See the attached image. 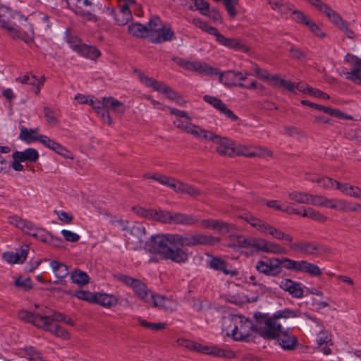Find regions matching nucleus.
<instances>
[{"label": "nucleus", "instance_id": "obj_1", "mask_svg": "<svg viewBox=\"0 0 361 361\" xmlns=\"http://www.w3.org/2000/svg\"><path fill=\"white\" fill-rule=\"evenodd\" d=\"M219 238L202 233L195 235L158 234L152 235L146 245L148 250L160 255L164 259L178 264H183L188 260V252L177 246L195 247L197 245H213L219 243Z\"/></svg>", "mask_w": 361, "mask_h": 361}, {"label": "nucleus", "instance_id": "obj_2", "mask_svg": "<svg viewBox=\"0 0 361 361\" xmlns=\"http://www.w3.org/2000/svg\"><path fill=\"white\" fill-rule=\"evenodd\" d=\"M296 316L295 311L290 309L277 311L266 320L264 328L257 327L258 334L267 340L276 339L283 350H293L298 344V338L289 331V329L283 330L281 324L278 320L294 318Z\"/></svg>", "mask_w": 361, "mask_h": 361}, {"label": "nucleus", "instance_id": "obj_3", "mask_svg": "<svg viewBox=\"0 0 361 361\" xmlns=\"http://www.w3.org/2000/svg\"><path fill=\"white\" fill-rule=\"evenodd\" d=\"M256 320L255 324L247 318L242 316L234 314L231 316V322L233 324V329L231 335L235 341H246L250 336L251 331L258 334L257 327L264 328L266 320L269 316L261 312H256L254 314Z\"/></svg>", "mask_w": 361, "mask_h": 361}, {"label": "nucleus", "instance_id": "obj_4", "mask_svg": "<svg viewBox=\"0 0 361 361\" xmlns=\"http://www.w3.org/2000/svg\"><path fill=\"white\" fill-rule=\"evenodd\" d=\"M16 16H18L17 13H13L7 8H0V23L1 27L5 29L13 39H20L26 43L32 42L34 39L32 25L26 24L25 25V30H20L16 27V23L13 21Z\"/></svg>", "mask_w": 361, "mask_h": 361}, {"label": "nucleus", "instance_id": "obj_5", "mask_svg": "<svg viewBox=\"0 0 361 361\" xmlns=\"http://www.w3.org/2000/svg\"><path fill=\"white\" fill-rule=\"evenodd\" d=\"M241 218L259 232L263 234H269L278 240H285L291 243L293 240L291 235L285 233L282 231L252 214H245L242 216Z\"/></svg>", "mask_w": 361, "mask_h": 361}, {"label": "nucleus", "instance_id": "obj_6", "mask_svg": "<svg viewBox=\"0 0 361 361\" xmlns=\"http://www.w3.org/2000/svg\"><path fill=\"white\" fill-rule=\"evenodd\" d=\"M279 262L281 268L283 267L288 270L305 273L312 276H320L322 274V270L317 265L306 260L295 261L284 257L279 259Z\"/></svg>", "mask_w": 361, "mask_h": 361}, {"label": "nucleus", "instance_id": "obj_7", "mask_svg": "<svg viewBox=\"0 0 361 361\" xmlns=\"http://www.w3.org/2000/svg\"><path fill=\"white\" fill-rule=\"evenodd\" d=\"M114 277L128 286L131 287L137 296L147 303H151V296L149 297V290L140 280L130 277L128 275L118 274Z\"/></svg>", "mask_w": 361, "mask_h": 361}, {"label": "nucleus", "instance_id": "obj_8", "mask_svg": "<svg viewBox=\"0 0 361 361\" xmlns=\"http://www.w3.org/2000/svg\"><path fill=\"white\" fill-rule=\"evenodd\" d=\"M137 73L140 80L145 86L152 87L154 90L163 93L171 100L176 99L177 98L178 94L173 91L171 87L167 86L163 82L152 78H149L140 71H137Z\"/></svg>", "mask_w": 361, "mask_h": 361}, {"label": "nucleus", "instance_id": "obj_9", "mask_svg": "<svg viewBox=\"0 0 361 361\" xmlns=\"http://www.w3.org/2000/svg\"><path fill=\"white\" fill-rule=\"evenodd\" d=\"M188 349L204 354L214 355L218 357H224L227 359H232L235 357V352L230 349H221L216 346L209 347L202 345L194 341L192 343V344H190V346Z\"/></svg>", "mask_w": 361, "mask_h": 361}, {"label": "nucleus", "instance_id": "obj_10", "mask_svg": "<svg viewBox=\"0 0 361 361\" xmlns=\"http://www.w3.org/2000/svg\"><path fill=\"white\" fill-rule=\"evenodd\" d=\"M289 247L296 252L310 256H318L324 250L323 245L313 241H299L290 244Z\"/></svg>", "mask_w": 361, "mask_h": 361}, {"label": "nucleus", "instance_id": "obj_11", "mask_svg": "<svg viewBox=\"0 0 361 361\" xmlns=\"http://www.w3.org/2000/svg\"><path fill=\"white\" fill-rule=\"evenodd\" d=\"M345 61L352 66L350 71L343 73L345 78L355 84L361 85V59L348 53L345 56Z\"/></svg>", "mask_w": 361, "mask_h": 361}, {"label": "nucleus", "instance_id": "obj_12", "mask_svg": "<svg viewBox=\"0 0 361 361\" xmlns=\"http://www.w3.org/2000/svg\"><path fill=\"white\" fill-rule=\"evenodd\" d=\"M257 251L276 255L285 253V249L279 243L268 241L264 238L252 237L250 247Z\"/></svg>", "mask_w": 361, "mask_h": 361}, {"label": "nucleus", "instance_id": "obj_13", "mask_svg": "<svg viewBox=\"0 0 361 361\" xmlns=\"http://www.w3.org/2000/svg\"><path fill=\"white\" fill-rule=\"evenodd\" d=\"M255 269L259 273L271 276H277L282 271L279 258L259 260L256 263Z\"/></svg>", "mask_w": 361, "mask_h": 361}, {"label": "nucleus", "instance_id": "obj_14", "mask_svg": "<svg viewBox=\"0 0 361 361\" xmlns=\"http://www.w3.org/2000/svg\"><path fill=\"white\" fill-rule=\"evenodd\" d=\"M170 114L176 117L173 121V124L178 128L183 130L184 132L191 134L195 125L191 123V118L188 114L185 111H181L172 107H167Z\"/></svg>", "mask_w": 361, "mask_h": 361}, {"label": "nucleus", "instance_id": "obj_15", "mask_svg": "<svg viewBox=\"0 0 361 361\" xmlns=\"http://www.w3.org/2000/svg\"><path fill=\"white\" fill-rule=\"evenodd\" d=\"M170 188L178 194H185L192 198H197L203 194L200 188L174 178H173Z\"/></svg>", "mask_w": 361, "mask_h": 361}, {"label": "nucleus", "instance_id": "obj_16", "mask_svg": "<svg viewBox=\"0 0 361 361\" xmlns=\"http://www.w3.org/2000/svg\"><path fill=\"white\" fill-rule=\"evenodd\" d=\"M216 41L221 45L228 47L235 50H240L244 53L250 51V48L243 42L240 39L226 37L221 35L219 31L216 32Z\"/></svg>", "mask_w": 361, "mask_h": 361}, {"label": "nucleus", "instance_id": "obj_17", "mask_svg": "<svg viewBox=\"0 0 361 361\" xmlns=\"http://www.w3.org/2000/svg\"><path fill=\"white\" fill-rule=\"evenodd\" d=\"M146 235V229L141 224L133 225L125 235L128 240V243L135 244L134 249L141 247L143 238Z\"/></svg>", "mask_w": 361, "mask_h": 361}, {"label": "nucleus", "instance_id": "obj_18", "mask_svg": "<svg viewBox=\"0 0 361 361\" xmlns=\"http://www.w3.org/2000/svg\"><path fill=\"white\" fill-rule=\"evenodd\" d=\"M18 317L20 319L27 321L39 329L44 328L49 322V317H43V315L39 313H32L26 310L19 312Z\"/></svg>", "mask_w": 361, "mask_h": 361}, {"label": "nucleus", "instance_id": "obj_19", "mask_svg": "<svg viewBox=\"0 0 361 361\" xmlns=\"http://www.w3.org/2000/svg\"><path fill=\"white\" fill-rule=\"evenodd\" d=\"M202 228L212 229L221 233H227L233 228V225L216 219H202L200 221Z\"/></svg>", "mask_w": 361, "mask_h": 361}, {"label": "nucleus", "instance_id": "obj_20", "mask_svg": "<svg viewBox=\"0 0 361 361\" xmlns=\"http://www.w3.org/2000/svg\"><path fill=\"white\" fill-rule=\"evenodd\" d=\"M290 200L298 204H319L317 200L319 197L317 195H312L307 192L300 191H292L288 194Z\"/></svg>", "mask_w": 361, "mask_h": 361}, {"label": "nucleus", "instance_id": "obj_21", "mask_svg": "<svg viewBox=\"0 0 361 361\" xmlns=\"http://www.w3.org/2000/svg\"><path fill=\"white\" fill-rule=\"evenodd\" d=\"M151 303L153 307H160L166 311L173 312L176 310L177 303L172 299L151 294Z\"/></svg>", "mask_w": 361, "mask_h": 361}, {"label": "nucleus", "instance_id": "obj_22", "mask_svg": "<svg viewBox=\"0 0 361 361\" xmlns=\"http://www.w3.org/2000/svg\"><path fill=\"white\" fill-rule=\"evenodd\" d=\"M209 268L216 271H222L225 275L235 276L238 274L236 270L228 268V263L220 257H211L208 262Z\"/></svg>", "mask_w": 361, "mask_h": 361}, {"label": "nucleus", "instance_id": "obj_23", "mask_svg": "<svg viewBox=\"0 0 361 361\" xmlns=\"http://www.w3.org/2000/svg\"><path fill=\"white\" fill-rule=\"evenodd\" d=\"M214 143L217 145L216 149L219 154L230 157L235 156V148H234L233 142L228 139L218 135Z\"/></svg>", "mask_w": 361, "mask_h": 361}, {"label": "nucleus", "instance_id": "obj_24", "mask_svg": "<svg viewBox=\"0 0 361 361\" xmlns=\"http://www.w3.org/2000/svg\"><path fill=\"white\" fill-rule=\"evenodd\" d=\"M279 286L283 290L288 292L294 298H300L303 296L304 291L300 283L291 279H283Z\"/></svg>", "mask_w": 361, "mask_h": 361}, {"label": "nucleus", "instance_id": "obj_25", "mask_svg": "<svg viewBox=\"0 0 361 361\" xmlns=\"http://www.w3.org/2000/svg\"><path fill=\"white\" fill-rule=\"evenodd\" d=\"M198 221V218L193 214H186L179 212H171L170 224H181L184 226H192L197 224Z\"/></svg>", "mask_w": 361, "mask_h": 361}, {"label": "nucleus", "instance_id": "obj_26", "mask_svg": "<svg viewBox=\"0 0 361 361\" xmlns=\"http://www.w3.org/2000/svg\"><path fill=\"white\" fill-rule=\"evenodd\" d=\"M317 342L324 355H329L331 353V350L329 347L333 345L331 335L323 326L317 335Z\"/></svg>", "mask_w": 361, "mask_h": 361}, {"label": "nucleus", "instance_id": "obj_27", "mask_svg": "<svg viewBox=\"0 0 361 361\" xmlns=\"http://www.w3.org/2000/svg\"><path fill=\"white\" fill-rule=\"evenodd\" d=\"M102 106H104L106 111H112L120 116H122L126 111L125 105L112 97H103Z\"/></svg>", "mask_w": 361, "mask_h": 361}, {"label": "nucleus", "instance_id": "obj_28", "mask_svg": "<svg viewBox=\"0 0 361 361\" xmlns=\"http://www.w3.org/2000/svg\"><path fill=\"white\" fill-rule=\"evenodd\" d=\"M95 295L94 303L106 308L115 307L118 302V299L113 294L96 293Z\"/></svg>", "mask_w": 361, "mask_h": 361}, {"label": "nucleus", "instance_id": "obj_29", "mask_svg": "<svg viewBox=\"0 0 361 361\" xmlns=\"http://www.w3.org/2000/svg\"><path fill=\"white\" fill-rule=\"evenodd\" d=\"M190 71L209 76L216 75L219 73L218 68L202 61H193Z\"/></svg>", "mask_w": 361, "mask_h": 361}, {"label": "nucleus", "instance_id": "obj_30", "mask_svg": "<svg viewBox=\"0 0 361 361\" xmlns=\"http://www.w3.org/2000/svg\"><path fill=\"white\" fill-rule=\"evenodd\" d=\"M18 160L23 162L28 161L31 163L36 162L39 159V153L34 148H27L24 151H16L13 152Z\"/></svg>", "mask_w": 361, "mask_h": 361}, {"label": "nucleus", "instance_id": "obj_31", "mask_svg": "<svg viewBox=\"0 0 361 361\" xmlns=\"http://www.w3.org/2000/svg\"><path fill=\"white\" fill-rule=\"evenodd\" d=\"M19 128L20 130L19 138L27 143L38 141L39 137L42 136V135L38 133L39 130L38 127L35 129H28L23 126H20Z\"/></svg>", "mask_w": 361, "mask_h": 361}, {"label": "nucleus", "instance_id": "obj_32", "mask_svg": "<svg viewBox=\"0 0 361 361\" xmlns=\"http://www.w3.org/2000/svg\"><path fill=\"white\" fill-rule=\"evenodd\" d=\"M174 37V32L171 27L167 25H161L158 33L154 38L153 43L159 44L167 41H171Z\"/></svg>", "mask_w": 361, "mask_h": 361}, {"label": "nucleus", "instance_id": "obj_33", "mask_svg": "<svg viewBox=\"0 0 361 361\" xmlns=\"http://www.w3.org/2000/svg\"><path fill=\"white\" fill-rule=\"evenodd\" d=\"M161 22L159 17H152L145 25L146 28V38H148L152 43L155 35L158 33Z\"/></svg>", "mask_w": 361, "mask_h": 361}, {"label": "nucleus", "instance_id": "obj_34", "mask_svg": "<svg viewBox=\"0 0 361 361\" xmlns=\"http://www.w3.org/2000/svg\"><path fill=\"white\" fill-rule=\"evenodd\" d=\"M50 267L52 269L53 273L58 279L57 281H54V283H59V281L62 280L66 277L68 274V267L62 262L56 260H53L50 262Z\"/></svg>", "mask_w": 361, "mask_h": 361}, {"label": "nucleus", "instance_id": "obj_35", "mask_svg": "<svg viewBox=\"0 0 361 361\" xmlns=\"http://www.w3.org/2000/svg\"><path fill=\"white\" fill-rule=\"evenodd\" d=\"M77 50L82 56L91 59H96L101 55V52L95 47L86 44L79 45L77 47Z\"/></svg>", "mask_w": 361, "mask_h": 361}, {"label": "nucleus", "instance_id": "obj_36", "mask_svg": "<svg viewBox=\"0 0 361 361\" xmlns=\"http://www.w3.org/2000/svg\"><path fill=\"white\" fill-rule=\"evenodd\" d=\"M219 82L228 87H233L236 85L235 79L237 74L235 71H227L225 72H219Z\"/></svg>", "mask_w": 361, "mask_h": 361}, {"label": "nucleus", "instance_id": "obj_37", "mask_svg": "<svg viewBox=\"0 0 361 361\" xmlns=\"http://www.w3.org/2000/svg\"><path fill=\"white\" fill-rule=\"evenodd\" d=\"M171 212L161 209H151L149 219L157 221L163 224H170Z\"/></svg>", "mask_w": 361, "mask_h": 361}, {"label": "nucleus", "instance_id": "obj_38", "mask_svg": "<svg viewBox=\"0 0 361 361\" xmlns=\"http://www.w3.org/2000/svg\"><path fill=\"white\" fill-rule=\"evenodd\" d=\"M191 135L198 138H203L204 140H210L213 142H215L218 137V135L214 134L213 132L203 130L197 126H195L191 133Z\"/></svg>", "mask_w": 361, "mask_h": 361}, {"label": "nucleus", "instance_id": "obj_39", "mask_svg": "<svg viewBox=\"0 0 361 361\" xmlns=\"http://www.w3.org/2000/svg\"><path fill=\"white\" fill-rule=\"evenodd\" d=\"M71 279L74 283L84 286L89 283L90 278L86 272L80 269H75L71 274Z\"/></svg>", "mask_w": 361, "mask_h": 361}, {"label": "nucleus", "instance_id": "obj_40", "mask_svg": "<svg viewBox=\"0 0 361 361\" xmlns=\"http://www.w3.org/2000/svg\"><path fill=\"white\" fill-rule=\"evenodd\" d=\"M130 35L140 38H146V28L142 24L136 23H131L128 27Z\"/></svg>", "mask_w": 361, "mask_h": 361}, {"label": "nucleus", "instance_id": "obj_41", "mask_svg": "<svg viewBox=\"0 0 361 361\" xmlns=\"http://www.w3.org/2000/svg\"><path fill=\"white\" fill-rule=\"evenodd\" d=\"M324 13L330 20H331L333 23L337 25L339 28L341 27L343 23H345V21L343 20L341 16L335 11H334L330 6H328L327 9L324 11Z\"/></svg>", "mask_w": 361, "mask_h": 361}, {"label": "nucleus", "instance_id": "obj_42", "mask_svg": "<svg viewBox=\"0 0 361 361\" xmlns=\"http://www.w3.org/2000/svg\"><path fill=\"white\" fill-rule=\"evenodd\" d=\"M192 23L196 27L212 35H215L218 31L216 27L209 25L206 22L200 20V18L192 19Z\"/></svg>", "mask_w": 361, "mask_h": 361}, {"label": "nucleus", "instance_id": "obj_43", "mask_svg": "<svg viewBox=\"0 0 361 361\" xmlns=\"http://www.w3.org/2000/svg\"><path fill=\"white\" fill-rule=\"evenodd\" d=\"M44 329L63 339H68L70 338L68 332L56 324L51 325Z\"/></svg>", "mask_w": 361, "mask_h": 361}, {"label": "nucleus", "instance_id": "obj_44", "mask_svg": "<svg viewBox=\"0 0 361 361\" xmlns=\"http://www.w3.org/2000/svg\"><path fill=\"white\" fill-rule=\"evenodd\" d=\"M96 293H92L88 290H78L74 292L73 296L91 303H94L95 300Z\"/></svg>", "mask_w": 361, "mask_h": 361}, {"label": "nucleus", "instance_id": "obj_45", "mask_svg": "<svg viewBox=\"0 0 361 361\" xmlns=\"http://www.w3.org/2000/svg\"><path fill=\"white\" fill-rule=\"evenodd\" d=\"M293 20L300 24L307 26L310 22L312 20L307 16H306L301 11L295 9L292 11Z\"/></svg>", "mask_w": 361, "mask_h": 361}, {"label": "nucleus", "instance_id": "obj_46", "mask_svg": "<svg viewBox=\"0 0 361 361\" xmlns=\"http://www.w3.org/2000/svg\"><path fill=\"white\" fill-rule=\"evenodd\" d=\"M43 317H49V324L44 328H47L51 325H53V322H63L66 319V316L60 312L49 310L47 312H44Z\"/></svg>", "mask_w": 361, "mask_h": 361}, {"label": "nucleus", "instance_id": "obj_47", "mask_svg": "<svg viewBox=\"0 0 361 361\" xmlns=\"http://www.w3.org/2000/svg\"><path fill=\"white\" fill-rule=\"evenodd\" d=\"M24 353L30 361H46L32 347L25 348Z\"/></svg>", "mask_w": 361, "mask_h": 361}, {"label": "nucleus", "instance_id": "obj_48", "mask_svg": "<svg viewBox=\"0 0 361 361\" xmlns=\"http://www.w3.org/2000/svg\"><path fill=\"white\" fill-rule=\"evenodd\" d=\"M43 111L48 125L51 126H56L58 124V120L55 116L54 111L50 109L48 106H44Z\"/></svg>", "mask_w": 361, "mask_h": 361}, {"label": "nucleus", "instance_id": "obj_49", "mask_svg": "<svg viewBox=\"0 0 361 361\" xmlns=\"http://www.w3.org/2000/svg\"><path fill=\"white\" fill-rule=\"evenodd\" d=\"M250 157H272L273 153L271 151L269 150L267 148L262 147H255L252 151V154H250Z\"/></svg>", "mask_w": 361, "mask_h": 361}, {"label": "nucleus", "instance_id": "obj_50", "mask_svg": "<svg viewBox=\"0 0 361 361\" xmlns=\"http://www.w3.org/2000/svg\"><path fill=\"white\" fill-rule=\"evenodd\" d=\"M53 151L56 152L57 154L61 155L62 157L67 159H73L72 154L63 146L61 145L59 143L54 142V144L51 149Z\"/></svg>", "mask_w": 361, "mask_h": 361}, {"label": "nucleus", "instance_id": "obj_51", "mask_svg": "<svg viewBox=\"0 0 361 361\" xmlns=\"http://www.w3.org/2000/svg\"><path fill=\"white\" fill-rule=\"evenodd\" d=\"M319 200H317L319 204H315V206H324L331 209H337L336 200H329L323 196L318 195Z\"/></svg>", "mask_w": 361, "mask_h": 361}, {"label": "nucleus", "instance_id": "obj_52", "mask_svg": "<svg viewBox=\"0 0 361 361\" xmlns=\"http://www.w3.org/2000/svg\"><path fill=\"white\" fill-rule=\"evenodd\" d=\"M238 4V0H224V4L230 17L234 18L237 15L235 6Z\"/></svg>", "mask_w": 361, "mask_h": 361}, {"label": "nucleus", "instance_id": "obj_53", "mask_svg": "<svg viewBox=\"0 0 361 361\" xmlns=\"http://www.w3.org/2000/svg\"><path fill=\"white\" fill-rule=\"evenodd\" d=\"M145 177L147 178L154 179V180H157V182H159V183H161L164 185H166L169 188H170V185H171V182L173 181L172 177H169V176H166L164 175H159V176L145 175Z\"/></svg>", "mask_w": 361, "mask_h": 361}, {"label": "nucleus", "instance_id": "obj_54", "mask_svg": "<svg viewBox=\"0 0 361 361\" xmlns=\"http://www.w3.org/2000/svg\"><path fill=\"white\" fill-rule=\"evenodd\" d=\"M131 18V13H122L118 11L115 15V20L119 25H124L127 24Z\"/></svg>", "mask_w": 361, "mask_h": 361}, {"label": "nucleus", "instance_id": "obj_55", "mask_svg": "<svg viewBox=\"0 0 361 361\" xmlns=\"http://www.w3.org/2000/svg\"><path fill=\"white\" fill-rule=\"evenodd\" d=\"M29 246L24 245L21 246L20 252L14 253V257L17 263H23L26 259L28 254Z\"/></svg>", "mask_w": 361, "mask_h": 361}, {"label": "nucleus", "instance_id": "obj_56", "mask_svg": "<svg viewBox=\"0 0 361 361\" xmlns=\"http://www.w3.org/2000/svg\"><path fill=\"white\" fill-rule=\"evenodd\" d=\"M139 322L142 326L149 328L154 331L164 329L166 326V323H151L140 319H139Z\"/></svg>", "mask_w": 361, "mask_h": 361}, {"label": "nucleus", "instance_id": "obj_57", "mask_svg": "<svg viewBox=\"0 0 361 361\" xmlns=\"http://www.w3.org/2000/svg\"><path fill=\"white\" fill-rule=\"evenodd\" d=\"M335 180L326 176L319 177L317 182V183L319 184L324 189L332 188L335 185Z\"/></svg>", "mask_w": 361, "mask_h": 361}, {"label": "nucleus", "instance_id": "obj_58", "mask_svg": "<svg viewBox=\"0 0 361 361\" xmlns=\"http://www.w3.org/2000/svg\"><path fill=\"white\" fill-rule=\"evenodd\" d=\"M310 219L319 222H325L327 220V216L315 211L311 207H309V217Z\"/></svg>", "mask_w": 361, "mask_h": 361}, {"label": "nucleus", "instance_id": "obj_59", "mask_svg": "<svg viewBox=\"0 0 361 361\" xmlns=\"http://www.w3.org/2000/svg\"><path fill=\"white\" fill-rule=\"evenodd\" d=\"M236 239L238 247L248 248L250 247L252 237H245L242 235L239 236H233V238Z\"/></svg>", "mask_w": 361, "mask_h": 361}, {"label": "nucleus", "instance_id": "obj_60", "mask_svg": "<svg viewBox=\"0 0 361 361\" xmlns=\"http://www.w3.org/2000/svg\"><path fill=\"white\" fill-rule=\"evenodd\" d=\"M17 287H22L25 290H29L32 288V283L30 278L22 279L20 277L15 281Z\"/></svg>", "mask_w": 361, "mask_h": 361}, {"label": "nucleus", "instance_id": "obj_61", "mask_svg": "<svg viewBox=\"0 0 361 361\" xmlns=\"http://www.w3.org/2000/svg\"><path fill=\"white\" fill-rule=\"evenodd\" d=\"M291 57L294 59L302 60L306 58V54L300 49L292 45L289 49Z\"/></svg>", "mask_w": 361, "mask_h": 361}, {"label": "nucleus", "instance_id": "obj_62", "mask_svg": "<svg viewBox=\"0 0 361 361\" xmlns=\"http://www.w3.org/2000/svg\"><path fill=\"white\" fill-rule=\"evenodd\" d=\"M253 71H255V75L261 80H268L269 79L270 74L265 69H262L259 66L255 63L253 67Z\"/></svg>", "mask_w": 361, "mask_h": 361}, {"label": "nucleus", "instance_id": "obj_63", "mask_svg": "<svg viewBox=\"0 0 361 361\" xmlns=\"http://www.w3.org/2000/svg\"><path fill=\"white\" fill-rule=\"evenodd\" d=\"M203 99L204 102L211 104L217 110L219 107H221V104H224V102L220 99L209 95H204Z\"/></svg>", "mask_w": 361, "mask_h": 361}, {"label": "nucleus", "instance_id": "obj_64", "mask_svg": "<svg viewBox=\"0 0 361 361\" xmlns=\"http://www.w3.org/2000/svg\"><path fill=\"white\" fill-rule=\"evenodd\" d=\"M218 110L231 121H235L238 118V116L230 109L227 108L224 103L221 104V107H219Z\"/></svg>", "mask_w": 361, "mask_h": 361}]
</instances>
